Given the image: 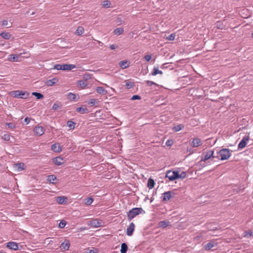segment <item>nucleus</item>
Instances as JSON below:
<instances>
[{
	"mask_svg": "<svg viewBox=\"0 0 253 253\" xmlns=\"http://www.w3.org/2000/svg\"><path fill=\"white\" fill-rule=\"evenodd\" d=\"M6 125L10 128H14L16 127L15 125L14 124L12 123H7Z\"/></svg>",
	"mask_w": 253,
	"mask_h": 253,
	"instance_id": "51",
	"label": "nucleus"
},
{
	"mask_svg": "<svg viewBox=\"0 0 253 253\" xmlns=\"http://www.w3.org/2000/svg\"><path fill=\"white\" fill-rule=\"evenodd\" d=\"M67 199V198H66L64 196H59V197H57L56 201L58 204H62L65 202V201Z\"/></svg>",
	"mask_w": 253,
	"mask_h": 253,
	"instance_id": "26",
	"label": "nucleus"
},
{
	"mask_svg": "<svg viewBox=\"0 0 253 253\" xmlns=\"http://www.w3.org/2000/svg\"><path fill=\"white\" fill-rule=\"evenodd\" d=\"M119 65L122 69H125L129 66V63L126 60H124L119 63Z\"/></svg>",
	"mask_w": 253,
	"mask_h": 253,
	"instance_id": "24",
	"label": "nucleus"
},
{
	"mask_svg": "<svg viewBox=\"0 0 253 253\" xmlns=\"http://www.w3.org/2000/svg\"><path fill=\"white\" fill-rule=\"evenodd\" d=\"M110 4H111V3L109 1L105 0V1H103V6L104 7L108 8V7H110Z\"/></svg>",
	"mask_w": 253,
	"mask_h": 253,
	"instance_id": "44",
	"label": "nucleus"
},
{
	"mask_svg": "<svg viewBox=\"0 0 253 253\" xmlns=\"http://www.w3.org/2000/svg\"><path fill=\"white\" fill-rule=\"evenodd\" d=\"M20 57L19 55L10 54L8 56V60L10 62H17Z\"/></svg>",
	"mask_w": 253,
	"mask_h": 253,
	"instance_id": "16",
	"label": "nucleus"
},
{
	"mask_svg": "<svg viewBox=\"0 0 253 253\" xmlns=\"http://www.w3.org/2000/svg\"><path fill=\"white\" fill-rule=\"evenodd\" d=\"M144 59L147 61H149L151 59V56L150 55H146L144 56Z\"/></svg>",
	"mask_w": 253,
	"mask_h": 253,
	"instance_id": "54",
	"label": "nucleus"
},
{
	"mask_svg": "<svg viewBox=\"0 0 253 253\" xmlns=\"http://www.w3.org/2000/svg\"><path fill=\"white\" fill-rule=\"evenodd\" d=\"M186 176V173L185 172H182L181 173H179L178 171H177V179L178 178H184Z\"/></svg>",
	"mask_w": 253,
	"mask_h": 253,
	"instance_id": "41",
	"label": "nucleus"
},
{
	"mask_svg": "<svg viewBox=\"0 0 253 253\" xmlns=\"http://www.w3.org/2000/svg\"><path fill=\"white\" fill-rule=\"evenodd\" d=\"M96 91L99 94H105L107 91L102 86H98L96 87Z\"/></svg>",
	"mask_w": 253,
	"mask_h": 253,
	"instance_id": "28",
	"label": "nucleus"
},
{
	"mask_svg": "<svg viewBox=\"0 0 253 253\" xmlns=\"http://www.w3.org/2000/svg\"><path fill=\"white\" fill-rule=\"evenodd\" d=\"M118 47V46L115 45V44H111L110 45V48L112 49V50H114L116 48H117Z\"/></svg>",
	"mask_w": 253,
	"mask_h": 253,
	"instance_id": "55",
	"label": "nucleus"
},
{
	"mask_svg": "<svg viewBox=\"0 0 253 253\" xmlns=\"http://www.w3.org/2000/svg\"><path fill=\"white\" fill-rule=\"evenodd\" d=\"M24 122L26 123V124H28L30 122V119L29 118L26 117L24 119Z\"/></svg>",
	"mask_w": 253,
	"mask_h": 253,
	"instance_id": "57",
	"label": "nucleus"
},
{
	"mask_svg": "<svg viewBox=\"0 0 253 253\" xmlns=\"http://www.w3.org/2000/svg\"><path fill=\"white\" fill-rule=\"evenodd\" d=\"M34 131L36 134L41 136L44 133V129L41 126H37L34 128Z\"/></svg>",
	"mask_w": 253,
	"mask_h": 253,
	"instance_id": "10",
	"label": "nucleus"
},
{
	"mask_svg": "<svg viewBox=\"0 0 253 253\" xmlns=\"http://www.w3.org/2000/svg\"><path fill=\"white\" fill-rule=\"evenodd\" d=\"M202 144L201 139L199 138H195L191 142V145L192 147H197L201 146Z\"/></svg>",
	"mask_w": 253,
	"mask_h": 253,
	"instance_id": "9",
	"label": "nucleus"
},
{
	"mask_svg": "<svg viewBox=\"0 0 253 253\" xmlns=\"http://www.w3.org/2000/svg\"><path fill=\"white\" fill-rule=\"evenodd\" d=\"M175 37V34H171L166 37V39L169 41H173Z\"/></svg>",
	"mask_w": 253,
	"mask_h": 253,
	"instance_id": "42",
	"label": "nucleus"
},
{
	"mask_svg": "<svg viewBox=\"0 0 253 253\" xmlns=\"http://www.w3.org/2000/svg\"><path fill=\"white\" fill-rule=\"evenodd\" d=\"M66 224V221L64 220H62L59 222L58 226H59V227H60V228H63L65 226Z\"/></svg>",
	"mask_w": 253,
	"mask_h": 253,
	"instance_id": "43",
	"label": "nucleus"
},
{
	"mask_svg": "<svg viewBox=\"0 0 253 253\" xmlns=\"http://www.w3.org/2000/svg\"><path fill=\"white\" fill-rule=\"evenodd\" d=\"M173 144V141L172 140H168L166 141V145L168 146H171Z\"/></svg>",
	"mask_w": 253,
	"mask_h": 253,
	"instance_id": "52",
	"label": "nucleus"
},
{
	"mask_svg": "<svg viewBox=\"0 0 253 253\" xmlns=\"http://www.w3.org/2000/svg\"><path fill=\"white\" fill-rule=\"evenodd\" d=\"M24 164L22 163H16L14 165V168L18 171H20L24 169Z\"/></svg>",
	"mask_w": 253,
	"mask_h": 253,
	"instance_id": "21",
	"label": "nucleus"
},
{
	"mask_svg": "<svg viewBox=\"0 0 253 253\" xmlns=\"http://www.w3.org/2000/svg\"><path fill=\"white\" fill-rule=\"evenodd\" d=\"M146 84H147V85L148 86H151L152 85H155V86H157L158 85V84L156 83L153 82L152 81H146Z\"/></svg>",
	"mask_w": 253,
	"mask_h": 253,
	"instance_id": "45",
	"label": "nucleus"
},
{
	"mask_svg": "<svg viewBox=\"0 0 253 253\" xmlns=\"http://www.w3.org/2000/svg\"><path fill=\"white\" fill-rule=\"evenodd\" d=\"M183 128H184V126L182 124H180L174 126L173 127V130L175 132H177L181 130Z\"/></svg>",
	"mask_w": 253,
	"mask_h": 253,
	"instance_id": "34",
	"label": "nucleus"
},
{
	"mask_svg": "<svg viewBox=\"0 0 253 253\" xmlns=\"http://www.w3.org/2000/svg\"><path fill=\"white\" fill-rule=\"evenodd\" d=\"M154 200V198L153 197H152V199L151 200V202L152 203Z\"/></svg>",
	"mask_w": 253,
	"mask_h": 253,
	"instance_id": "59",
	"label": "nucleus"
},
{
	"mask_svg": "<svg viewBox=\"0 0 253 253\" xmlns=\"http://www.w3.org/2000/svg\"><path fill=\"white\" fill-rule=\"evenodd\" d=\"M68 98L70 100L76 101L77 99V96L75 94L70 92L68 94Z\"/></svg>",
	"mask_w": 253,
	"mask_h": 253,
	"instance_id": "33",
	"label": "nucleus"
},
{
	"mask_svg": "<svg viewBox=\"0 0 253 253\" xmlns=\"http://www.w3.org/2000/svg\"><path fill=\"white\" fill-rule=\"evenodd\" d=\"M32 95L36 97L37 98L39 99L43 97V95L39 92H34L32 93Z\"/></svg>",
	"mask_w": 253,
	"mask_h": 253,
	"instance_id": "39",
	"label": "nucleus"
},
{
	"mask_svg": "<svg viewBox=\"0 0 253 253\" xmlns=\"http://www.w3.org/2000/svg\"><path fill=\"white\" fill-rule=\"evenodd\" d=\"M51 150L54 152H60L62 151V147L59 143H56L52 145Z\"/></svg>",
	"mask_w": 253,
	"mask_h": 253,
	"instance_id": "12",
	"label": "nucleus"
},
{
	"mask_svg": "<svg viewBox=\"0 0 253 253\" xmlns=\"http://www.w3.org/2000/svg\"><path fill=\"white\" fill-rule=\"evenodd\" d=\"M88 77L90 78V76H89V75H87V77Z\"/></svg>",
	"mask_w": 253,
	"mask_h": 253,
	"instance_id": "63",
	"label": "nucleus"
},
{
	"mask_svg": "<svg viewBox=\"0 0 253 253\" xmlns=\"http://www.w3.org/2000/svg\"><path fill=\"white\" fill-rule=\"evenodd\" d=\"M217 244L214 243V241H211L206 245L204 246V249L206 251H209L211 250L212 248L216 246Z\"/></svg>",
	"mask_w": 253,
	"mask_h": 253,
	"instance_id": "13",
	"label": "nucleus"
},
{
	"mask_svg": "<svg viewBox=\"0 0 253 253\" xmlns=\"http://www.w3.org/2000/svg\"><path fill=\"white\" fill-rule=\"evenodd\" d=\"M2 137L5 141H9L10 140V135L8 134H4Z\"/></svg>",
	"mask_w": 253,
	"mask_h": 253,
	"instance_id": "46",
	"label": "nucleus"
},
{
	"mask_svg": "<svg viewBox=\"0 0 253 253\" xmlns=\"http://www.w3.org/2000/svg\"><path fill=\"white\" fill-rule=\"evenodd\" d=\"M213 151H208L205 154H203L201 156V161H206L211 158H214L213 156Z\"/></svg>",
	"mask_w": 253,
	"mask_h": 253,
	"instance_id": "6",
	"label": "nucleus"
},
{
	"mask_svg": "<svg viewBox=\"0 0 253 253\" xmlns=\"http://www.w3.org/2000/svg\"><path fill=\"white\" fill-rule=\"evenodd\" d=\"M78 84L79 85L82 87V88H84L87 85V84L86 83V81H80L79 82H78Z\"/></svg>",
	"mask_w": 253,
	"mask_h": 253,
	"instance_id": "38",
	"label": "nucleus"
},
{
	"mask_svg": "<svg viewBox=\"0 0 253 253\" xmlns=\"http://www.w3.org/2000/svg\"><path fill=\"white\" fill-rule=\"evenodd\" d=\"M141 99V97L140 96L138 95H134L132 96V97L131 98V100H139Z\"/></svg>",
	"mask_w": 253,
	"mask_h": 253,
	"instance_id": "49",
	"label": "nucleus"
},
{
	"mask_svg": "<svg viewBox=\"0 0 253 253\" xmlns=\"http://www.w3.org/2000/svg\"><path fill=\"white\" fill-rule=\"evenodd\" d=\"M76 111L81 114H86L88 112V109L85 107H78Z\"/></svg>",
	"mask_w": 253,
	"mask_h": 253,
	"instance_id": "22",
	"label": "nucleus"
},
{
	"mask_svg": "<svg viewBox=\"0 0 253 253\" xmlns=\"http://www.w3.org/2000/svg\"><path fill=\"white\" fill-rule=\"evenodd\" d=\"M84 32V29L83 27H78L76 31V34L77 35H81Z\"/></svg>",
	"mask_w": 253,
	"mask_h": 253,
	"instance_id": "36",
	"label": "nucleus"
},
{
	"mask_svg": "<svg viewBox=\"0 0 253 253\" xmlns=\"http://www.w3.org/2000/svg\"><path fill=\"white\" fill-rule=\"evenodd\" d=\"M61 108V104L59 102H55L52 106V109L54 110H58Z\"/></svg>",
	"mask_w": 253,
	"mask_h": 253,
	"instance_id": "37",
	"label": "nucleus"
},
{
	"mask_svg": "<svg viewBox=\"0 0 253 253\" xmlns=\"http://www.w3.org/2000/svg\"><path fill=\"white\" fill-rule=\"evenodd\" d=\"M95 102H96V100L95 99H91L89 100L88 104L89 105H90L91 106H93L95 105Z\"/></svg>",
	"mask_w": 253,
	"mask_h": 253,
	"instance_id": "50",
	"label": "nucleus"
},
{
	"mask_svg": "<svg viewBox=\"0 0 253 253\" xmlns=\"http://www.w3.org/2000/svg\"><path fill=\"white\" fill-rule=\"evenodd\" d=\"M249 140V136H244L241 141L240 142L238 145V149H243L245 148L247 144V142Z\"/></svg>",
	"mask_w": 253,
	"mask_h": 253,
	"instance_id": "8",
	"label": "nucleus"
},
{
	"mask_svg": "<svg viewBox=\"0 0 253 253\" xmlns=\"http://www.w3.org/2000/svg\"><path fill=\"white\" fill-rule=\"evenodd\" d=\"M169 113L167 114L162 115L159 117V121H161L162 123H166L169 121V117L168 116Z\"/></svg>",
	"mask_w": 253,
	"mask_h": 253,
	"instance_id": "20",
	"label": "nucleus"
},
{
	"mask_svg": "<svg viewBox=\"0 0 253 253\" xmlns=\"http://www.w3.org/2000/svg\"><path fill=\"white\" fill-rule=\"evenodd\" d=\"M253 235V233L252 231H246L245 232V236L247 237H251Z\"/></svg>",
	"mask_w": 253,
	"mask_h": 253,
	"instance_id": "53",
	"label": "nucleus"
},
{
	"mask_svg": "<svg viewBox=\"0 0 253 253\" xmlns=\"http://www.w3.org/2000/svg\"><path fill=\"white\" fill-rule=\"evenodd\" d=\"M143 211L141 208H133L130 210L127 213V218L129 220H131L136 215L140 213Z\"/></svg>",
	"mask_w": 253,
	"mask_h": 253,
	"instance_id": "2",
	"label": "nucleus"
},
{
	"mask_svg": "<svg viewBox=\"0 0 253 253\" xmlns=\"http://www.w3.org/2000/svg\"><path fill=\"white\" fill-rule=\"evenodd\" d=\"M0 36L5 40H8L11 38V34L7 32H2L0 34Z\"/></svg>",
	"mask_w": 253,
	"mask_h": 253,
	"instance_id": "25",
	"label": "nucleus"
},
{
	"mask_svg": "<svg viewBox=\"0 0 253 253\" xmlns=\"http://www.w3.org/2000/svg\"><path fill=\"white\" fill-rule=\"evenodd\" d=\"M126 87L127 89L133 88L134 86V84L133 82L128 81V80L126 81Z\"/></svg>",
	"mask_w": 253,
	"mask_h": 253,
	"instance_id": "31",
	"label": "nucleus"
},
{
	"mask_svg": "<svg viewBox=\"0 0 253 253\" xmlns=\"http://www.w3.org/2000/svg\"><path fill=\"white\" fill-rule=\"evenodd\" d=\"M93 201V199L91 197H89V198H86L85 200V204L86 205L89 206V205H90L92 203Z\"/></svg>",
	"mask_w": 253,
	"mask_h": 253,
	"instance_id": "40",
	"label": "nucleus"
},
{
	"mask_svg": "<svg viewBox=\"0 0 253 253\" xmlns=\"http://www.w3.org/2000/svg\"><path fill=\"white\" fill-rule=\"evenodd\" d=\"M76 68L74 64H56L54 66L53 69L57 70L70 71Z\"/></svg>",
	"mask_w": 253,
	"mask_h": 253,
	"instance_id": "3",
	"label": "nucleus"
},
{
	"mask_svg": "<svg viewBox=\"0 0 253 253\" xmlns=\"http://www.w3.org/2000/svg\"><path fill=\"white\" fill-rule=\"evenodd\" d=\"M161 198H162L163 201H168L171 198V193L170 191H168L163 194Z\"/></svg>",
	"mask_w": 253,
	"mask_h": 253,
	"instance_id": "18",
	"label": "nucleus"
},
{
	"mask_svg": "<svg viewBox=\"0 0 253 253\" xmlns=\"http://www.w3.org/2000/svg\"><path fill=\"white\" fill-rule=\"evenodd\" d=\"M85 253H97L96 249L89 250L87 249L85 251Z\"/></svg>",
	"mask_w": 253,
	"mask_h": 253,
	"instance_id": "48",
	"label": "nucleus"
},
{
	"mask_svg": "<svg viewBox=\"0 0 253 253\" xmlns=\"http://www.w3.org/2000/svg\"><path fill=\"white\" fill-rule=\"evenodd\" d=\"M56 180V176L54 175H49L47 176V180L50 183H55Z\"/></svg>",
	"mask_w": 253,
	"mask_h": 253,
	"instance_id": "23",
	"label": "nucleus"
},
{
	"mask_svg": "<svg viewBox=\"0 0 253 253\" xmlns=\"http://www.w3.org/2000/svg\"><path fill=\"white\" fill-rule=\"evenodd\" d=\"M6 247L14 251H16L18 249L17 244L14 242H10L7 243Z\"/></svg>",
	"mask_w": 253,
	"mask_h": 253,
	"instance_id": "14",
	"label": "nucleus"
},
{
	"mask_svg": "<svg viewBox=\"0 0 253 253\" xmlns=\"http://www.w3.org/2000/svg\"><path fill=\"white\" fill-rule=\"evenodd\" d=\"M164 104H165V103H164H164H160V104L159 103V107H162V106L163 105H164Z\"/></svg>",
	"mask_w": 253,
	"mask_h": 253,
	"instance_id": "58",
	"label": "nucleus"
},
{
	"mask_svg": "<svg viewBox=\"0 0 253 253\" xmlns=\"http://www.w3.org/2000/svg\"><path fill=\"white\" fill-rule=\"evenodd\" d=\"M124 32V29L123 28H118L115 29L113 31V33L117 35H120Z\"/></svg>",
	"mask_w": 253,
	"mask_h": 253,
	"instance_id": "27",
	"label": "nucleus"
},
{
	"mask_svg": "<svg viewBox=\"0 0 253 253\" xmlns=\"http://www.w3.org/2000/svg\"><path fill=\"white\" fill-rule=\"evenodd\" d=\"M53 162L56 166H61L64 163V160L60 157H57L53 159Z\"/></svg>",
	"mask_w": 253,
	"mask_h": 253,
	"instance_id": "15",
	"label": "nucleus"
},
{
	"mask_svg": "<svg viewBox=\"0 0 253 253\" xmlns=\"http://www.w3.org/2000/svg\"><path fill=\"white\" fill-rule=\"evenodd\" d=\"M127 249H128V247H127L126 244L123 243L121 244V253H126Z\"/></svg>",
	"mask_w": 253,
	"mask_h": 253,
	"instance_id": "29",
	"label": "nucleus"
},
{
	"mask_svg": "<svg viewBox=\"0 0 253 253\" xmlns=\"http://www.w3.org/2000/svg\"><path fill=\"white\" fill-rule=\"evenodd\" d=\"M217 153L220 156V160L221 161L227 160L231 155L230 150L226 148L221 149Z\"/></svg>",
	"mask_w": 253,
	"mask_h": 253,
	"instance_id": "4",
	"label": "nucleus"
},
{
	"mask_svg": "<svg viewBox=\"0 0 253 253\" xmlns=\"http://www.w3.org/2000/svg\"><path fill=\"white\" fill-rule=\"evenodd\" d=\"M10 93L13 97L16 98L26 99L29 96V93L20 90L13 91Z\"/></svg>",
	"mask_w": 253,
	"mask_h": 253,
	"instance_id": "1",
	"label": "nucleus"
},
{
	"mask_svg": "<svg viewBox=\"0 0 253 253\" xmlns=\"http://www.w3.org/2000/svg\"><path fill=\"white\" fill-rule=\"evenodd\" d=\"M60 248H61L62 250H63L64 251H68L70 248L69 242L66 241L63 242L60 246Z\"/></svg>",
	"mask_w": 253,
	"mask_h": 253,
	"instance_id": "19",
	"label": "nucleus"
},
{
	"mask_svg": "<svg viewBox=\"0 0 253 253\" xmlns=\"http://www.w3.org/2000/svg\"><path fill=\"white\" fill-rule=\"evenodd\" d=\"M169 224V222L168 220L162 221L159 222V227H161L163 228H165L167 227Z\"/></svg>",
	"mask_w": 253,
	"mask_h": 253,
	"instance_id": "32",
	"label": "nucleus"
},
{
	"mask_svg": "<svg viewBox=\"0 0 253 253\" xmlns=\"http://www.w3.org/2000/svg\"><path fill=\"white\" fill-rule=\"evenodd\" d=\"M162 74V72L160 70H159V74Z\"/></svg>",
	"mask_w": 253,
	"mask_h": 253,
	"instance_id": "60",
	"label": "nucleus"
},
{
	"mask_svg": "<svg viewBox=\"0 0 253 253\" xmlns=\"http://www.w3.org/2000/svg\"><path fill=\"white\" fill-rule=\"evenodd\" d=\"M165 177L168 178L169 180L172 181L177 179V171L169 170L167 172Z\"/></svg>",
	"mask_w": 253,
	"mask_h": 253,
	"instance_id": "5",
	"label": "nucleus"
},
{
	"mask_svg": "<svg viewBox=\"0 0 253 253\" xmlns=\"http://www.w3.org/2000/svg\"><path fill=\"white\" fill-rule=\"evenodd\" d=\"M155 185L154 180L152 178H149L148 180L147 186L149 189H152Z\"/></svg>",
	"mask_w": 253,
	"mask_h": 253,
	"instance_id": "30",
	"label": "nucleus"
},
{
	"mask_svg": "<svg viewBox=\"0 0 253 253\" xmlns=\"http://www.w3.org/2000/svg\"><path fill=\"white\" fill-rule=\"evenodd\" d=\"M252 38H253V33H252Z\"/></svg>",
	"mask_w": 253,
	"mask_h": 253,
	"instance_id": "61",
	"label": "nucleus"
},
{
	"mask_svg": "<svg viewBox=\"0 0 253 253\" xmlns=\"http://www.w3.org/2000/svg\"><path fill=\"white\" fill-rule=\"evenodd\" d=\"M2 26H7L8 25V22L7 20H3L2 21Z\"/></svg>",
	"mask_w": 253,
	"mask_h": 253,
	"instance_id": "56",
	"label": "nucleus"
},
{
	"mask_svg": "<svg viewBox=\"0 0 253 253\" xmlns=\"http://www.w3.org/2000/svg\"><path fill=\"white\" fill-rule=\"evenodd\" d=\"M88 225L91 227L97 228L101 226V222L97 219H94L89 221Z\"/></svg>",
	"mask_w": 253,
	"mask_h": 253,
	"instance_id": "7",
	"label": "nucleus"
},
{
	"mask_svg": "<svg viewBox=\"0 0 253 253\" xmlns=\"http://www.w3.org/2000/svg\"><path fill=\"white\" fill-rule=\"evenodd\" d=\"M158 74V67H155L153 72L151 73V75L156 76Z\"/></svg>",
	"mask_w": 253,
	"mask_h": 253,
	"instance_id": "47",
	"label": "nucleus"
},
{
	"mask_svg": "<svg viewBox=\"0 0 253 253\" xmlns=\"http://www.w3.org/2000/svg\"><path fill=\"white\" fill-rule=\"evenodd\" d=\"M135 225L133 222L130 223L129 226L126 229V234L127 236H130L132 235L134 230Z\"/></svg>",
	"mask_w": 253,
	"mask_h": 253,
	"instance_id": "11",
	"label": "nucleus"
},
{
	"mask_svg": "<svg viewBox=\"0 0 253 253\" xmlns=\"http://www.w3.org/2000/svg\"><path fill=\"white\" fill-rule=\"evenodd\" d=\"M58 82V79L57 78H54L50 80H47L45 82V84L47 86H52Z\"/></svg>",
	"mask_w": 253,
	"mask_h": 253,
	"instance_id": "17",
	"label": "nucleus"
},
{
	"mask_svg": "<svg viewBox=\"0 0 253 253\" xmlns=\"http://www.w3.org/2000/svg\"><path fill=\"white\" fill-rule=\"evenodd\" d=\"M75 123L72 121H68L67 122V126L70 128V129H73L75 128Z\"/></svg>",
	"mask_w": 253,
	"mask_h": 253,
	"instance_id": "35",
	"label": "nucleus"
},
{
	"mask_svg": "<svg viewBox=\"0 0 253 253\" xmlns=\"http://www.w3.org/2000/svg\"><path fill=\"white\" fill-rule=\"evenodd\" d=\"M0 253H4L2 251H0Z\"/></svg>",
	"mask_w": 253,
	"mask_h": 253,
	"instance_id": "62",
	"label": "nucleus"
}]
</instances>
